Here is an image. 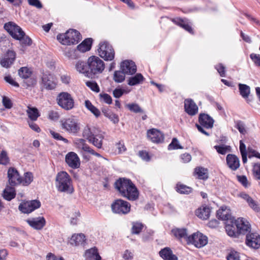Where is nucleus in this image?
Masks as SVG:
<instances>
[{"mask_svg":"<svg viewBox=\"0 0 260 260\" xmlns=\"http://www.w3.org/2000/svg\"><path fill=\"white\" fill-rule=\"evenodd\" d=\"M115 186L123 197L129 200L135 201L138 198V191L129 179H119L115 183Z\"/></svg>","mask_w":260,"mask_h":260,"instance_id":"1","label":"nucleus"},{"mask_svg":"<svg viewBox=\"0 0 260 260\" xmlns=\"http://www.w3.org/2000/svg\"><path fill=\"white\" fill-rule=\"evenodd\" d=\"M55 185L59 192L71 194L74 191L72 179L65 171L57 173L55 178Z\"/></svg>","mask_w":260,"mask_h":260,"instance_id":"2","label":"nucleus"},{"mask_svg":"<svg viewBox=\"0 0 260 260\" xmlns=\"http://www.w3.org/2000/svg\"><path fill=\"white\" fill-rule=\"evenodd\" d=\"M57 39L62 45H70L78 44L81 40V37L78 31L75 29H69L64 34L58 35Z\"/></svg>","mask_w":260,"mask_h":260,"instance_id":"3","label":"nucleus"},{"mask_svg":"<svg viewBox=\"0 0 260 260\" xmlns=\"http://www.w3.org/2000/svg\"><path fill=\"white\" fill-rule=\"evenodd\" d=\"M87 64L89 68L90 78H94L98 74H101L105 69V63L99 57L91 56L87 60Z\"/></svg>","mask_w":260,"mask_h":260,"instance_id":"4","label":"nucleus"},{"mask_svg":"<svg viewBox=\"0 0 260 260\" xmlns=\"http://www.w3.org/2000/svg\"><path fill=\"white\" fill-rule=\"evenodd\" d=\"M56 100L57 105L63 110L69 111L74 108V100L71 94L67 92L59 93Z\"/></svg>","mask_w":260,"mask_h":260,"instance_id":"5","label":"nucleus"},{"mask_svg":"<svg viewBox=\"0 0 260 260\" xmlns=\"http://www.w3.org/2000/svg\"><path fill=\"white\" fill-rule=\"evenodd\" d=\"M98 51L99 55L105 60H112L114 58V50L112 46L107 42L101 43Z\"/></svg>","mask_w":260,"mask_h":260,"instance_id":"6","label":"nucleus"},{"mask_svg":"<svg viewBox=\"0 0 260 260\" xmlns=\"http://www.w3.org/2000/svg\"><path fill=\"white\" fill-rule=\"evenodd\" d=\"M63 129L71 134L77 133L80 128V123L74 117H70L61 121Z\"/></svg>","mask_w":260,"mask_h":260,"instance_id":"7","label":"nucleus"},{"mask_svg":"<svg viewBox=\"0 0 260 260\" xmlns=\"http://www.w3.org/2000/svg\"><path fill=\"white\" fill-rule=\"evenodd\" d=\"M199 122L200 124H196V126L200 132L206 136H209V134L206 132L203 128H211L213 126L214 120L208 115L206 114H200L199 117Z\"/></svg>","mask_w":260,"mask_h":260,"instance_id":"8","label":"nucleus"},{"mask_svg":"<svg viewBox=\"0 0 260 260\" xmlns=\"http://www.w3.org/2000/svg\"><path fill=\"white\" fill-rule=\"evenodd\" d=\"M113 212L120 214H126L130 211V204L124 200L119 199L116 200L111 205Z\"/></svg>","mask_w":260,"mask_h":260,"instance_id":"9","label":"nucleus"},{"mask_svg":"<svg viewBox=\"0 0 260 260\" xmlns=\"http://www.w3.org/2000/svg\"><path fill=\"white\" fill-rule=\"evenodd\" d=\"M4 28L15 39H20L24 35V32L22 29L13 22H9L6 23Z\"/></svg>","mask_w":260,"mask_h":260,"instance_id":"10","label":"nucleus"},{"mask_svg":"<svg viewBox=\"0 0 260 260\" xmlns=\"http://www.w3.org/2000/svg\"><path fill=\"white\" fill-rule=\"evenodd\" d=\"M188 241L192 243L196 247L201 248L208 243L207 237L200 232H197L188 238Z\"/></svg>","mask_w":260,"mask_h":260,"instance_id":"11","label":"nucleus"},{"mask_svg":"<svg viewBox=\"0 0 260 260\" xmlns=\"http://www.w3.org/2000/svg\"><path fill=\"white\" fill-rule=\"evenodd\" d=\"M239 234H245L251 230V225L249 221L243 217H239L234 222Z\"/></svg>","mask_w":260,"mask_h":260,"instance_id":"12","label":"nucleus"},{"mask_svg":"<svg viewBox=\"0 0 260 260\" xmlns=\"http://www.w3.org/2000/svg\"><path fill=\"white\" fill-rule=\"evenodd\" d=\"M41 206V203L38 200H32L21 203L19 206V209L24 213H29Z\"/></svg>","mask_w":260,"mask_h":260,"instance_id":"13","label":"nucleus"},{"mask_svg":"<svg viewBox=\"0 0 260 260\" xmlns=\"http://www.w3.org/2000/svg\"><path fill=\"white\" fill-rule=\"evenodd\" d=\"M8 183L11 186H15L21 184V176L18 171L14 168H10L7 172Z\"/></svg>","mask_w":260,"mask_h":260,"instance_id":"14","label":"nucleus"},{"mask_svg":"<svg viewBox=\"0 0 260 260\" xmlns=\"http://www.w3.org/2000/svg\"><path fill=\"white\" fill-rule=\"evenodd\" d=\"M65 160L68 165L72 169H75L80 167V158L78 155L74 152L68 153L66 155Z\"/></svg>","mask_w":260,"mask_h":260,"instance_id":"15","label":"nucleus"},{"mask_svg":"<svg viewBox=\"0 0 260 260\" xmlns=\"http://www.w3.org/2000/svg\"><path fill=\"white\" fill-rule=\"evenodd\" d=\"M147 137L152 142L155 143H161L164 141V137L162 133L155 128H152L147 131Z\"/></svg>","mask_w":260,"mask_h":260,"instance_id":"16","label":"nucleus"},{"mask_svg":"<svg viewBox=\"0 0 260 260\" xmlns=\"http://www.w3.org/2000/svg\"><path fill=\"white\" fill-rule=\"evenodd\" d=\"M16 54L12 50H9L0 60L1 65L5 68H9L15 59Z\"/></svg>","mask_w":260,"mask_h":260,"instance_id":"17","label":"nucleus"},{"mask_svg":"<svg viewBox=\"0 0 260 260\" xmlns=\"http://www.w3.org/2000/svg\"><path fill=\"white\" fill-rule=\"evenodd\" d=\"M246 244L254 249L260 247V236L257 233H250L246 236Z\"/></svg>","mask_w":260,"mask_h":260,"instance_id":"18","label":"nucleus"},{"mask_svg":"<svg viewBox=\"0 0 260 260\" xmlns=\"http://www.w3.org/2000/svg\"><path fill=\"white\" fill-rule=\"evenodd\" d=\"M120 68L124 73L128 75H133L137 71V67L132 60H126L121 63Z\"/></svg>","mask_w":260,"mask_h":260,"instance_id":"19","label":"nucleus"},{"mask_svg":"<svg viewBox=\"0 0 260 260\" xmlns=\"http://www.w3.org/2000/svg\"><path fill=\"white\" fill-rule=\"evenodd\" d=\"M93 135L88 141L98 148H101L103 144V140L104 138V133L101 130H95Z\"/></svg>","mask_w":260,"mask_h":260,"instance_id":"20","label":"nucleus"},{"mask_svg":"<svg viewBox=\"0 0 260 260\" xmlns=\"http://www.w3.org/2000/svg\"><path fill=\"white\" fill-rule=\"evenodd\" d=\"M27 223L36 230H41L46 224V220L43 217H38L28 219L26 220Z\"/></svg>","mask_w":260,"mask_h":260,"instance_id":"21","label":"nucleus"},{"mask_svg":"<svg viewBox=\"0 0 260 260\" xmlns=\"http://www.w3.org/2000/svg\"><path fill=\"white\" fill-rule=\"evenodd\" d=\"M184 109L185 111L190 116L195 115L198 112L197 105L190 99H186L185 100Z\"/></svg>","mask_w":260,"mask_h":260,"instance_id":"22","label":"nucleus"},{"mask_svg":"<svg viewBox=\"0 0 260 260\" xmlns=\"http://www.w3.org/2000/svg\"><path fill=\"white\" fill-rule=\"evenodd\" d=\"M41 85L47 90H52L56 87V84L53 80L51 75H43L42 78Z\"/></svg>","mask_w":260,"mask_h":260,"instance_id":"23","label":"nucleus"},{"mask_svg":"<svg viewBox=\"0 0 260 260\" xmlns=\"http://www.w3.org/2000/svg\"><path fill=\"white\" fill-rule=\"evenodd\" d=\"M226 164L232 170L235 171L240 167L239 159L234 154H229L226 156Z\"/></svg>","mask_w":260,"mask_h":260,"instance_id":"24","label":"nucleus"},{"mask_svg":"<svg viewBox=\"0 0 260 260\" xmlns=\"http://www.w3.org/2000/svg\"><path fill=\"white\" fill-rule=\"evenodd\" d=\"M239 196L244 200L248 203L249 206L254 211L257 212L260 211V207L256 202L253 200L248 194L244 192H241Z\"/></svg>","mask_w":260,"mask_h":260,"instance_id":"25","label":"nucleus"},{"mask_svg":"<svg viewBox=\"0 0 260 260\" xmlns=\"http://www.w3.org/2000/svg\"><path fill=\"white\" fill-rule=\"evenodd\" d=\"M85 240V236L84 234H75L70 238L69 242L72 246H77L82 245Z\"/></svg>","mask_w":260,"mask_h":260,"instance_id":"26","label":"nucleus"},{"mask_svg":"<svg viewBox=\"0 0 260 260\" xmlns=\"http://www.w3.org/2000/svg\"><path fill=\"white\" fill-rule=\"evenodd\" d=\"M159 253L160 256L164 260H178L177 256L173 254L172 250L169 247L161 249Z\"/></svg>","mask_w":260,"mask_h":260,"instance_id":"27","label":"nucleus"},{"mask_svg":"<svg viewBox=\"0 0 260 260\" xmlns=\"http://www.w3.org/2000/svg\"><path fill=\"white\" fill-rule=\"evenodd\" d=\"M210 209L207 206H202L196 211V215L200 218L206 220L209 218L210 214Z\"/></svg>","mask_w":260,"mask_h":260,"instance_id":"28","label":"nucleus"},{"mask_svg":"<svg viewBox=\"0 0 260 260\" xmlns=\"http://www.w3.org/2000/svg\"><path fill=\"white\" fill-rule=\"evenodd\" d=\"M171 233L177 239L181 240L182 239H187L188 241V233L186 229L175 228L172 230Z\"/></svg>","mask_w":260,"mask_h":260,"instance_id":"29","label":"nucleus"},{"mask_svg":"<svg viewBox=\"0 0 260 260\" xmlns=\"http://www.w3.org/2000/svg\"><path fill=\"white\" fill-rule=\"evenodd\" d=\"M76 70L80 73L83 74L85 76L88 78L91 77L89 72V68L88 65L82 61H78L75 65Z\"/></svg>","mask_w":260,"mask_h":260,"instance_id":"30","label":"nucleus"},{"mask_svg":"<svg viewBox=\"0 0 260 260\" xmlns=\"http://www.w3.org/2000/svg\"><path fill=\"white\" fill-rule=\"evenodd\" d=\"M144 80L143 75L140 73H137L135 76H132L127 80V84L130 86H135L142 84Z\"/></svg>","mask_w":260,"mask_h":260,"instance_id":"31","label":"nucleus"},{"mask_svg":"<svg viewBox=\"0 0 260 260\" xmlns=\"http://www.w3.org/2000/svg\"><path fill=\"white\" fill-rule=\"evenodd\" d=\"M26 112L28 118L32 121H36L40 116L38 109L36 107L28 106Z\"/></svg>","mask_w":260,"mask_h":260,"instance_id":"32","label":"nucleus"},{"mask_svg":"<svg viewBox=\"0 0 260 260\" xmlns=\"http://www.w3.org/2000/svg\"><path fill=\"white\" fill-rule=\"evenodd\" d=\"M13 187L14 186H7L4 189L3 196L5 199L10 201L15 198L16 193L15 190Z\"/></svg>","mask_w":260,"mask_h":260,"instance_id":"33","label":"nucleus"},{"mask_svg":"<svg viewBox=\"0 0 260 260\" xmlns=\"http://www.w3.org/2000/svg\"><path fill=\"white\" fill-rule=\"evenodd\" d=\"M75 147L79 150L88 152L90 147L86 143L85 140L83 139H77L74 141Z\"/></svg>","mask_w":260,"mask_h":260,"instance_id":"34","label":"nucleus"},{"mask_svg":"<svg viewBox=\"0 0 260 260\" xmlns=\"http://www.w3.org/2000/svg\"><path fill=\"white\" fill-rule=\"evenodd\" d=\"M92 42V40L91 39H86L77 46V48L80 51L82 52L89 51L91 48Z\"/></svg>","mask_w":260,"mask_h":260,"instance_id":"35","label":"nucleus"},{"mask_svg":"<svg viewBox=\"0 0 260 260\" xmlns=\"http://www.w3.org/2000/svg\"><path fill=\"white\" fill-rule=\"evenodd\" d=\"M217 216L222 220H228L230 216V209L226 207H222L217 211Z\"/></svg>","mask_w":260,"mask_h":260,"instance_id":"36","label":"nucleus"},{"mask_svg":"<svg viewBox=\"0 0 260 260\" xmlns=\"http://www.w3.org/2000/svg\"><path fill=\"white\" fill-rule=\"evenodd\" d=\"M85 255L87 257L93 259L94 260L101 259V257L98 253V250L95 247L91 248L87 250L85 252Z\"/></svg>","mask_w":260,"mask_h":260,"instance_id":"37","label":"nucleus"},{"mask_svg":"<svg viewBox=\"0 0 260 260\" xmlns=\"http://www.w3.org/2000/svg\"><path fill=\"white\" fill-rule=\"evenodd\" d=\"M238 86L239 91L241 96L244 99H247L250 93V89L249 86L246 84L241 83H239Z\"/></svg>","mask_w":260,"mask_h":260,"instance_id":"38","label":"nucleus"},{"mask_svg":"<svg viewBox=\"0 0 260 260\" xmlns=\"http://www.w3.org/2000/svg\"><path fill=\"white\" fill-rule=\"evenodd\" d=\"M194 173L199 179L205 180L208 178L207 170L202 167L196 168L194 170Z\"/></svg>","mask_w":260,"mask_h":260,"instance_id":"39","label":"nucleus"},{"mask_svg":"<svg viewBox=\"0 0 260 260\" xmlns=\"http://www.w3.org/2000/svg\"><path fill=\"white\" fill-rule=\"evenodd\" d=\"M234 223L232 222L231 224H226L225 226V231L227 234L230 237H236L239 235L238 231L235 230V226H234Z\"/></svg>","mask_w":260,"mask_h":260,"instance_id":"40","label":"nucleus"},{"mask_svg":"<svg viewBox=\"0 0 260 260\" xmlns=\"http://www.w3.org/2000/svg\"><path fill=\"white\" fill-rule=\"evenodd\" d=\"M214 147L218 153L222 155H224L231 151V146L224 144L216 145Z\"/></svg>","mask_w":260,"mask_h":260,"instance_id":"41","label":"nucleus"},{"mask_svg":"<svg viewBox=\"0 0 260 260\" xmlns=\"http://www.w3.org/2000/svg\"><path fill=\"white\" fill-rule=\"evenodd\" d=\"M33 175L30 172H26L24 174V178L21 177V184L27 186L33 181Z\"/></svg>","mask_w":260,"mask_h":260,"instance_id":"42","label":"nucleus"},{"mask_svg":"<svg viewBox=\"0 0 260 260\" xmlns=\"http://www.w3.org/2000/svg\"><path fill=\"white\" fill-rule=\"evenodd\" d=\"M99 128L96 127L89 128L88 127H85L83 132V136L88 140H89L91 138V137L94 136L93 132H95V130H99Z\"/></svg>","mask_w":260,"mask_h":260,"instance_id":"43","label":"nucleus"},{"mask_svg":"<svg viewBox=\"0 0 260 260\" xmlns=\"http://www.w3.org/2000/svg\"><path fill=\"white\" fill-rule=\"evenodd\" d=\"M19 76L23 79H28L31 75V72L27 67H22L18 70Z\"/></svg>","mask_w":260,"mask_h":260,"instance_id":"44","label":"nucleus"},{"mask_svg":"<svg viewBox=\"0 0 260 260\" xmlns=\"http://www.w3.org/2000/svg\"><path fill=\"white\" fill-rule=\"evenodd\" d=\"M228 260H245L244 256L236 251H231L227 256Z\"/></svg>","mask_w":260,"mask_h":260,"instance_id":"45","label":"nucleus"},{"mask_svg":"<svg viewBox=\"0 0 260 260\" xmlns=\"http://www.w3.org/2000/svg\"><path fill=\"white\" fill-rule=\"evenodd\" d=\"M126 107L132 112L136 113H143V110L140 107V106L136 103L128 104Z\"/></svg>","mask_w":260,"mask_h":260,"instance_id":"46","label":"nucleus"},{"mask_svg":"<svg viewBox=\"0 0 260 260\" xmlns=\"http://www.w3.org/2000/svg\"><path fill=\"white\" fill-rule=\"evenodd\" d=\"M176 188L177 191L180 193L188 194L192 190L191 187L183 184H177Z\"/></svg>","mask_w":260,"mask_h":260,"instance_id":"47","label":"nucleus"},{"mask_svg":"<svg viewBox=\"0 0 260 260\" xmlns=\"http://www.w3.org/2000/svg\"><path fill=\"white\" fill-rule=\"evenodd\" d=\"M176 23L190 33H193L191 27L188 23L186 20L183 19H179Z\"/></svg>","mask_w":260,"mask_h":260,"instance_id":"48","label":"nucleus"},{"mask_svg":"<svg viewBox=\"0 0 260 260\" xmlns=\"http://www.w3.org/2000/svg\"><path fill=\"white\" fill-rule=\"evenodd\" d=\"M125 73L121 70V71H115L114 74V80L116 82L120 83L123 81L125 79Z\"/></svg>","mask_w":260,"mask_h":260,"instance_id":"49","label":"nucleus"},{"mask_svg":"<svg viewBox=\"0 0 260 260\" xmlns=\"http://www.w3.org/2000/svg\"><path fill=\"white\" fill-rule=\"evenodd\" d=\"M240 151L242 157V161L243 163L247 162V152L246 149V146L242 140L240 141Z\"/></svg>","mask_w":260,"mask_h":260,"instance_id":"50","label":"nucleus"},{"mask_svg":"<svg viewBox=\"0 0 260 260\" xmlns=\"http://www.w3.org/2000/svg\"><path fill=\"white\" fill-rule=\"evenodd\" d=\"M182 148L183 147L179 144L178 140L176 138L172 139L171 143L168 146V149L170 150Z\"/></svg>","mask_w":260,"mask_h":260,"instance_id":"51","label":"nucleus"},{"mask_svg":"<svg viewBox=\"0 0 260 260\" xmlns=\"http://www.w3.org/2000/svg\"><path fill=\"white\" fill-rule=\"evenodd\" d=\"M9 162V158L8 156L7 152L5 151H2L0 153V164L6 165Z\"/></svg>","mask_w":260,"mask_h":260,"instance_id":"52","label":"nucleus"},{"mask_svg":"<svg viewBox=\"0 0 260 260\" xmlns=\"http://www.w3.org/2000/svg\"><path fill=\"white\" fill-rule=\"evenodd\" d=\"M86 85L90 88L93 91L99 92L100 91V88L95 81H87L85 83Z\"/></svg>","mask_w":260,"mask_h":260,"instance_id":"53","label":"nucleus"},{"mask_svg":"<svg viewBox=\"0 0 260 260\" xmlns=\"http://www.w3.org/2000/svg\"><path fill=\"white\" fill-rule=\"evenodd\" d=\"M235 127L238 129L241 134L245 135L247 132L245 128V125L241 121H237Z\"/></svg>","mask_w":260,"mask_h":260,"instance_id":"54","label":"nucleus"},{"mask_svg":"<svg viewBox=\"0 0 260 260\" xmlns=\"http://www.w3.org/2000/svg\"><path fill=\"white\" fill-rule=\"evenodd\" d=\"M59 118L58 112L54 110H51L48 112V118L52 121H57Z\"/></svg>","mask_w":260,"mask_h":260,"instance_id":"55","label":"nucleus"},{"mask_svg":"<svg viewBox=\"0 0 260 260\" xmlns=\"http://www.w3.org/2000/svg\"><path fill=\"white\" fill-rule=\"evenodd\" d=\"M253 174L255 179L260 180V164H254L253 167Z\"/></svg>","mask_w":260,"mask_h":260,"instance_id":"56","label":"nucleus"},{"mask_svg":"<svg viewBox=\"0 0 260 260\" xmlns=\"http://www.w3.org/2000/svg\"><path fill=\"white\" fill-rule=\"evenodd\" d=\"M2 103L6 109H11L13 106V103L11 100L9 98L5 96H3Z\"/></svg>","mask_w":260,"mask_h":260,"instance_id":"57","label":"nucleus"},{"mask_svg":"<svg viewBox=\"0 0 260 260\" xmlns=\"http://www.w3.org/2000/svg\"><path fill=\"white\" fill-rule=\"evenodd\" d=\"M143 228V225L141 223H135L133 224V228H132V233L138 234L141 232L142 229Z\"/></svg>","mask_w":260,"mask_h":260,"instance_id":"58","label":"nucleus"},{"mask_svg":"<svg viewBox=\"0 0 260 260\" xmlns=\"http://www.w3.org/2000/svg\"><path fill=\"white\" fill-rule=\"evenodd\" d=\"M101 100L104 101L105 103L110 104L112 103V100L110 95L107 93H101L100 94Z\"/></svg>","mask_w":260,"mask_h":260,"instance_id":"59","label":"nucleus"},{"mask_svg":"<svg viewBox=\"0 0 260 260\" xmlns=\"http://www.w3.org/2000/svg\"><path fill=\"white\" fill-rule=\"evenodd\" d=\"M17 40H19L21 43L24 45L30 46L32 44L31 39L29 37L25 36V34L20 39Z\"/></svg>","mask_w":260,"mask_h":260,"instance_id":"60","label":"nucleus"},{"mask_svg":"<svg viewBox=\"0 0 260 260\" xmlns=\"http://www.w3.org/2000/svg\"><path fill=\"white\" fill-rule=\"evenodd\" d=\"M250 57L256 66L260 67V54L251 53Z\"/></svg>","mask_w":260,"mask_h":260,"instance_id":"61","label":"nucleus"},{"mask_svg":"<svg viewBox=\"0 0 260 260\" xmlns=\"http://www.w3.org/2000/svg\"><path fill=\"white\" fill-rule=\"evenodd\" d=\"M50 134L52 135V136L55 139L57 140H61L63 141L66 143H68L69 142V141L66 139L62 137L59 133H56L54 131H50Z\"/></svg>","mask_w":260,"mask_h":260,"instance_id":"62","label":"nucleus"},{"mask_svg":"<svg viewBox=\"0 0 260 260\" xmlns=\"http://www.w3.org/2000/svg\"><path fill=\"white\" fill-rule=\"evenodd\" d=\"M238 180L245 187H248L249 185V183L248 180L245 176H238Z\"/></svg>","mask_w":260,"mask_h":260,"instance_id":"63","label":"nucleus"},{"mask_svg":"<svg viewBox=\"0 0 260 260\" xmlns=\"http://www.w3.org/2000/svg\"><path fill=\"white\" fill-rule=\"evenodd\" d=\"M139 156L145 161H149L150 159L148 153L146 151H140L139 152Z\"/></svg>","mask_w":260,"mask_h":260,"instance_id":"64","label":"nucleus"}]
</instances>
